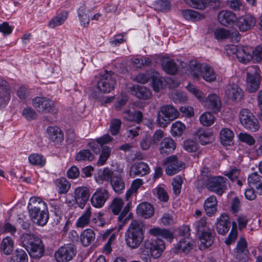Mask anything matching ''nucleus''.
<instances>
[{"label": "nucleus", "instance_id": "de8ad7c7", "mask_svg": "<svg viewBox=\"0 0 262 262\" xmlns=\"http://www.w3.org/2000/svg\"><path fill=\"white\" fill-rule=\"evenodd\" d=\"M13 241L11 237L7 236L1 243V249L6 255H10L13 249Z\"/></svg>", "mask_w": 262, "mask_h": 262}, {"label": "nucleus", "instance_id": "c756f323", "mask_svg": "<svg viewBox=\"0 0 262 262\" xmlns=\"http://www.w3.org/2000/svg\"><path fill=\"white\" fill-rule=\"evenodd\" d=\"M195 136L203 145L209 144L214 140L212 133L209 130H205L203 128H200L196 130Z\"/></svg>", "mask_w": 262, "mask_h": 262}, {"label": "nucleus", "instance_id": "774afa93", "mask_svg": "<svg viewBox=\"0 0 262 262\" xmlns=\"http://www.w3.org/2000/svg\"><path fill=\"white\" fill-rule=\"evenodd\" d=\"M252 59L258 62L262 61V45L257 46L255 50L252 49Z\"/></svg>", "mask_w": 262, "mask_h": 262}, {"label": "nucleus", "instance_id": "49530a36", "mask_svg": "<svg viewBox=\"0 0 262 262\" xmlns=\"http://www.w3.org/2000/svg\"><path fill=\"white\" fill-rule=\"evenodd\" d=\"M149 233L154 236H160L163 238L171 239L173 238L172 233L168 230L155 228L149 230Z\"/></svg>", "mask_w": 262, "mask_h": 262}, {"label": "nucleus", "instance_id": "13d9d810", "mask_svg": "<svg viewBox=\"0 0 262 262\" xmlns=\"http://www.w3.org/2000/svg\"><path fill=\"white\" fill-rule=\"evenodd\" d=\"M124 203L121 199L115 198L113 200L110 209L114 214L118 215L121 211Z\"/></svg>", "mask_w": 262, "mask_h": 262}, {"label": "nucleus", "instance_id": "e2e57ef3", "mask_svg": "<svg viewBox=\"0 0 262 262\" xmlns=\"http://www.w3.org/2000/svg\"><path fill=\"white\" fill-rule=\"evenodd\" d=\"M129 211L127 209H123L118 217V221L120 223V226H124L130 219L131 213L128 214Z\"/></svg>", "mask_w": 262, "mask_h": 262}, {"label": "nucleus", "instance_id": "680f3d73", "mask_svg": "<svg viewBox=\"0 0 262 262\" xmlns=\"http://www.w3.org/2000/svg\"><path fill=\"white\" fill-rule=\"evenodd\" d=\"M237 236V231L236 229V224L235 222L232 223V228L231 232L226 239L225 243L227 245H230L235 242Z\"/></svg>", "mask_w": 262, "mask_h": 262}, {"label": "nucleus", "instance_id": "09e8293b", "mask_svg": "<svg viewBox=\"0 0 262 262\" xmlns=\"http://www.w3.org/2000/svg\"><path fill=\"white\" fill-rule=\"evenodd\" d=\"M94 159V155L89 149L80 150L75 156L77 161H92Z\"/></svg>", "mask_w": 262, "mask_h": 262}, {"label": "nucleus", "instance_id": "ea45409f", "mask_svg": "<svg viewBox=\"0 0 262 262\" xmlns=\"http://www.w3.org/2000/svg\"><path fill=\"white\" fill-rule=\"evenodd\" d=\"M234 138V133L228 128H225L220 131V139L224 145H229Z\"/></svg>", "mask_w": 262, "mask_h": 262}, {"label": "nucleus", "instance_id": "a18cd8bd", "mask_svg": "<svg viewBox=\"0 0 262 262\" xmlns=\"http://www.w3.org/2000/svg\"><path fill=\"white\" fill-rule=\"evenodd\" d=\"M77 13L81 25L83 27H88L90 24V17L86 13L85 6L84 5L81 6L77 11Z\"/></svg>", "mask_w": 262, "mask_h": 262}, {"label": "nucleus", "instance_id": "f704fd0d", "mask_svg": "<svg viewBox=\"0 0 262 262\" xmlns=\"http://www.w3.org/2000/svg\"><path fill=\"white\" fill-rule=\"evenodd\" d=\"M123 118L128 121L140 123L142 121L143 114L141 111L131 112L126 110L123 113Z\"/></svg>", "mask_w": 262, "mask_h": 262}, {"label": "nucleus", "instance_id": "7c9ffc66", "mask_svg": "<svg viewBox=\"0 0 262 262\" xmlns=\"http://www.w3.org/2000/svg\"><path fill=\"white\" fill-rule=\"evenodd\" d=\"M205 102V105L214 113L220 111L221 107V102L217 95L216 94L209 95Z\"/></svg>", "mask_w": 262, "mask_h": 262}, {"label": "nucleus", "instance_id": "2f4dec72", "mask_svg": "<svg viewBox=\"0 0 262 262\" xmlns=\"http://www.w3.org/2000/svg\"><path fill=\"white\" fill-rule=\"evenodd\" d=\"M137 212L145 219H148L154 215V208L150 203L143 202L137 206Z\"/></svg>", "mask_w": 262, "mask_h": 262}, {"label": "nucleus", "instance_id": "4468645a", "mask_svg": "<svg viewBox=\"0 0 262 262\" xmlns=\"http://www.w3.org/2000/svg\"><path fill=\"white\" fill-rule=\"evenodd\" d=\"M234 252L236 262L247 261L249 252L247 248V243L244 237H240L237 241Z\"/></svg>", "mask_w": 262, "mask_h": 262}, {"label": "nucleus", "instance_id": "6e6552de", "mask_svg": "<svg viewBox=\"0 0 262 262\" xmlns=\"http://www.w3.org/2000/svg\"><path fill=\"white\" fill-rule=\"evenodd\" d=\"M100 79L97 82V89L101 92L108 93L114 90L116 83L115 74L112 71H105L100 74Z\"/></svg>", "mask_w": 262, "mask_h": 262}, {"label": "nucleus", "instance_id": "ddd939ff", "mask_svg": "<svg viewBox=\"0 0 262 262\" xmlns=\"http://www.w3.org/2000/svg\"><path fill=\"white\" fill-rule=\"evenodd\" d=\"M109 198L108 190L103 187L97 188L91 198V203L95 208H100L105 204Z\"/></svg>", "mask_w": 262, "mask_h": 262}, {"label": "nucleus", "instance_id": "603ef678", "mask_svg": "<svg viewBox=\"0 0 262 262\" xmlns=\"http://www.w3.org/2000/svg\"><path fill=\"white\" fill-rule=\"evenodd\" d=\"M185 125L181 121H177L171 127V134L173 137H180L185 129Z\"/></svg>", "mask_w": 262, "mask_h": 262}, {"label": "nucleus", "instance_id": "6ab92c4d", "mask_svg": "<svg viewBox=\"0 0 262 262\" xmlns=\"http://www.w3.org/2000/svg\"><path fill=\"white\" fill-rule=\"evenodd\" d=\"M189 6L198 9H204L207 5L213 9H219L221 7L220 0H184Z\"/></svg>", "mask_w": 262, "mask_h": 262}, {"label": "nucleus", "instance_id": "2eb2a0df", "mask_svg": "<svg viewBox=\"0 0 262 262\" xmlns=\"http://www.w3.org/2000/svg\"><path fill=\"white\" fill-rule=\"evenodd\" d=\"M90 190L85 186L76 187L74 191L75 203L79 207L83 209L85 206L90 196Z\"/></svg>", "mask_w": 262, "mask_h": 262}, {"label": "nucleus", "instance_id": "1a4fd4ad", "mask_svg": "<svg viewBox=\"0 0 262 262\" xmlns=\"http://www.w3.org/2000/svg\"><path fill=\"white\" fill-rule=\"evenodd\" d=\"M257 66L251 67L247 73L246 82L247 90L249 93L255 92L259 88L261 79Z\"/></svg>", "mask_w": 262, "mask_h": 262}, {"label": "nucleus", "instance_id": "3c124183", "mask_svg": "<svg viewBox=\"0 0 262 262\" xmlns=\"http://www.w3.org/2000/svg\"><path fill=\"white\" fill-rule=\"evenodd\" d=\"M28 160L32 165L40 167L43 166L46 162L43 156L38 154H31L28 157Z\"/></svg>", "mask_w": 262, "mask_h": 262}, {"label": "nucleus", "instance_id": "79ce46f5", "mask_svg": "<svg viewBox=\"0 0 262 262\" xmlns=\"http://www.w3.org/2000/svg\"><path fill=\"white\" fill-rule=\"evenodd\" d=\"M203 69L202 78L206 81L209 82H211L215 80L216 73L215 72L212 67L206 64Z\"/></svg>", "mask_w": 262, "mask_h": 262}, {"label": "nucleus", "instance_id": "69168bd1", "mask_svg": "<svg viewBox=\"0 0 262 262\" xmlns=\"http://www.w3.org/2000/svg\"><path fill=\"white\" fill-rule=\"evenodd\" d=\"M183 179L181 177H176L173 180L172 185L175 194L179 195L181 193Z\"/></svg>", "mask_w": 262, "mask_h": 262}, {"label": "nucleus", "instance_id": "393cba45", "mask_svg": "<svg viewBox=\"0 0 262 262\" xmlns=\"http://www.w3.org/2000/svg\"><path fill=\"white\" fill-rule=\"evenodd\" d=\"M176 147V143L171 138H164L160 143L159 151L163 155L172 153Z\"/></svg>", "mask_w": 262, "mask_h": 262}, {"label": "nucleus", "instance_id": "f257e3e1", "mask_svg": "<svg viewBox=\"0 0 262 262\" xmlns=\"http://www.w3.org/2000/svg\"><path fill=\"white\" fill-rule=\"evenodd\" d=\"M30 217L32 222L39 226H45L49 220L47 204L40 198L31 197L28 205Z\"/></svg>", "mask_w": 262, "mask_h": 262}, {"label": "nucleus", "instance_id": "c03bdc74", "mask_svg": "<svg viewBox=\"0 0 262 262\" xmlns=\"http://www.w3.org/2000/svg\"><path fill=\"white\" fill-rule=\"evenodd\" d=\"M182 13L186 19L191 20L193 21L200 20L205 17L204 15H202L198 12L193 10H183Z\"/></svg>", "mask_w": 262, "mask_h": 262}, {"label": "nucleus", "instance_id": "20e7f679", "mask_svg": "<svg viewBox=\"0 0 262 262\" xmlns=\"http://www.w3.org/2000/svg\"><path fill=\"white\" fill-rule=\"evenodd\" d=\"M20 241L31 257L39 259L43 255L45 247L38 236L31 233H23L20 236Z\"/></svg>", "mask_w": 262, "mask_h": 262}, {"label": "nucleus", "instance_id": "9b49d317", "mask_svg": "<svg viewBox=\"0 0 262 262\" xmlns=\"http://www.w3.org/2000/svg\"><path fill=\"white\" fill-rule=\"evenodd\" d=\"M76 252L75 246L70 244L60 247L55 252L54 256L57 262H67L72 260Z\"/></svg>", "mask_w": 262, "mask_h": 262}, {"label": "nucleus", "instance_id": "e433bc0d", "mask_svg": "<svg viewBox=\"0 0 262 262\" xmlns=\"http://www.w3.org/2000/svg\"><path fill=\"white\" fill-rule=\"evenodd\" d=\"M55 183L57 188L58 192L60 194L67 193L71 187V184L63 177L57 179Z\"/></svg>", "mask_w": 262, "mask_h": 262}, {"label": "nucleus", "instance_id": "8fccbe9b", "mask_svg": "<svg viewBox=\"0 0 262 262\" xmlns=\"http://www.w3.org/2000/svg\"><path fill=\"white\" fill-rule=\"evenodd\" d=\"M115 172L108 168H105L103 171L99 174L96 181L97 183L102 184L104 181H110L114 176Z\"/></svg>", "mask_w": 262, "mask_h": 262}, {"label": "nucleus", "instance_id": "72a5a7b5", "mask_svg": "<svg viewBox=\"0 0 262 262\" xmlns=\"http://www.w3.org/2000/svg\"><path fill=\"white\" fill-rule=\"evenodd\" d=\"M95 239L94 231L91 229H85L81 234L80 241L84 247L90 245Z\"/></svg>", "mask_w": 262, "mask_h": 262}, {"label": "nucleus", "instance_id": "4d7b16f0", "mask_svg": "<svg viewBox=\"0 0 262 262\" xmlns=\"http://www.w3.org/2000/svg\"><path fill=\"white\" fill-rule=\"evenodd\" d=\"M152 87L154 91L159 92L163 85V79L157 73H152Z\"/></svg>", "mask_w": 262, "mask_h": 262}, {"label": "nucleus", "instance_id": "0eeeda50", "mask_svg": "<svg viewBox=\"0 0 262 262\" xmlns=\"http://www.w3.org/2000/svg\"><path fill=\"white\" fill-rule=\"evenodd\" d=\"M226 49L227 54H235L238 61L243 63L249 62L253 58L252 49L248 47L229 45Z\"/></svg>", "mask_w": 262, "mask_h": 262}, {"label": "nucleus", "instance_id": "f8f14e48", "mask_svg": "<svg viewBox=\"0 0 262 262\" xmlns=\"http://www.w3.org/2000/svg\"><path fill=\"white\" fill-rule=\"evenodd\" d=\"M33 107L38 112L42 113H50L55 110L54 101L45 97H36L32 100Z\"/></svg>", "mask_w": 262, "mask_h": 262}, {"label": "nucleus", "instance_id": "7ed1b4c3", "mask_svg": "<svg viewBox=\"0 0 262 262\" xmlns=\"http://www.w3.org/2000/svg\"><path fill=\"white\" fill-rule=\"evenodd\" d=\"M165 248L164 241L160 238L146 240L140 248V257L145 262L149 261L150 256L155 259L158 258L161 256Z\"/></svg>", "mask_w": 262, "mask_h": 262}, {"label": "nucleus", "instance_id": "bb28decb", "mask_svg": "<svg viewBox=\"0 0 262 262\" xmlns=\"http://www.w3.org/2000/svg\"><path fill=\"white\" fill-rule=\"evenodd\" d=\"M128 89L133 95L139 99H148L151 96L150 90L144 86L134 85Z\"/></svg>", "mask_w": 262, "mask_h": 262}, {"label": "nucleus", "instance_id": "aec40b11", "mask_svg": "<svg viewBox=\"0 0 262 262\" xmlns=\"http://www.w3.org/2000/svg\"><path fill=\"white\" fill-rule=\"evenodd\" d=\"M225 96L229 99L236 102L239 101L244 95L243 90L236 84H229L225 89Z\"/></svg>", "mask_w": 262, "mask_h": 262}, {"label": "nucleus", "instance_id": "4be33fe9", "mask_svg": "<svg viewBox=\"0 0 262 262\" xmlns=\"http://www.w3.org/2000/svg\"><path fill=\"white\" fill-rule=\"evenodd\" d=\"M215 226L217 232L220 234L225 235L229 231L231 226V222L226 213H222L220 216L217 219Z\"/></svg>", "mask_w": 262, "mask_h": 262}, {"label": "nucleus", "instance_id": "a19ab883", "mask_svg": "<svg viewBox=\"0 0 262 262\" xmlns=\"http://www.w3.org/2000/svg\"><path fill=\"white\" fill-rule=\"evenodd\" d=\"M163 70L168 74H175L178 71V67L174 60L170 59H164L162 61Z\"/></svg>", "mask_w": 262, "mask_h": 262}, {"label": "nucleus", "instance_id": "052dcab7", "mask_svg": "<svg viewBox=\"0 0 262 262\" xmlns=\"http://www.w3.org/2000/svg\"><path fill=\"white\" fill-rule=\"evenodd\" d=\"M121 124L122 122L119 119L115 118L111 121L109 130L112 135L115 136L119 133Z\"/></svg>", "mask_w": 262, "mask_h": 262}, {"label": "nucleus", "instance_id": "412c9836", "mask_svg": "<svg viewBox=\"0 0 262 262\" xmlns=\"http://www.w3.org/2000/svg\"><path fill=\"white\" fill-rule=\"evenodd\" d=\"M47 133L49 140L54 145L59 146L64 139V134L62 130L57 126H49L47 127Z\"/></svg>", "mask_w": 262, "mask_h": 262}, {"label": "nucleus", "instance_id": "423d86ee", "mask_svg": "<svg viewBox=\"0 0 262 262\" xmlns=\"http://www.w3.org/2000/svg\"><path fill=\"white\" fill-rule=\"evenodd\" d=\"M205 186L209 191L221 196L228 189V180L223 176H213L205 182Z\"/></svg>", "mask_w": 262, "mask_h": 262}, {"label": "nucleus", "instance_id": "39448f33", "mask_svg": "<svg viewBox=\"0 0 262 262\" xmlns=\"http://www.w3.org/2000/svg\"><path fill=\"white\" fill-rule=\"evenodd\" d=\"M179 112L172 105L166 104L160 107L157 113V122L161 127H166L170 122L177 118Z\"/></svg>", "mask_w": 262, "mask_h": 262}, {"label": "nucleus", "instance_id": "473e14b6", "mask_svg": "<svg viewBox=\"0 0 262 262\" xmlns=\"http://www.w3.org/2000/svg\"><path fill=\"white\" fill-rule=\"evenodd\" d=\"M205 65L206 64L201 63L195 60L190 62V72L194 79L199 80L202 78L204 71L203 68Z\"/></svg>", "mask_w": 262, "mask_h": 262}, {"label": "nucleus", "instance_id": "dca6fc26", "mask_svg": "<svg viewBox=\"0 0 262 262\" xmlns=\"http://www.w3.org/2000/svg\"><path fill=\"white\" fill-rule=\"evenodd\" d=\"M163 164L168 165L166 168V173L168 176L174 175L184 168V163L179 161L174 156L167 157Z\"/></svg>", "mask_w": 262, "mask_h": 262}, {"label": "nucleus", "instance_id": "37998d69", "mask_svg": "<svg viewBox=\"0 0 262 262\" xmlns=\"http://www.w3.org/2000/svg\"><path fill=\"white\" fill-rule=\"evenodd\" d=\"M91 214V208L89 207L86 208L84 212L77 220L76 222L77 227L83 228L87 226L90 222Z\"/></svg>", "mask_w": 262, "mask_h": 262}, {"label": "nucleus", "instance_id": "a211bd4d", "mask_svg": "<svg viewBox=\"0 0 262 262\" xmlns=\"http://www.w3.org/2000/svg\"><path fill=\"white\" fill-rule=\"evenodd\" d=\"M113 190L117 194L123 192L125 188V183L123 178V168L118 169L115 172L110 182Z\"/></svg>", "mask_w": 262, "mask_h": 262}, {"label": "nucleus", "instance_id": "bf43d9fd", "mask_svg": "<svg viewBox=\"0 0 262 262\" xmlns=\"http://www.w3.org/2000/svg\"><path fill=\"white\" fill-rule=\"evenodd\" d=\"M183 146L184 150L189 152L196 151L199 147L198 144L194 140L191 139L184 141Z\"/></svg>", "mask_w": 262, "mask_h": 262}, {"label": "nucleus", "instance_id": "4c0bfd02", "mask_svg": "<svg viewBox=\"0 0 262 262\" xmlns=\"http://www.w3.org/2000/svg\"><path fill=\"white\" fill-rule=\"evenodd\" d=\"M193 244V241L190 238H182L180 240L176 248L179 251L187 253L192 249L194 246Z\"/></svg>", "mask_w": 262, "mask_h": 262}, {"label": "nucleus", "instance_id": "9d476101", "mask_svg": "<svg viewBox=\"0 0 262 262\" xmlns=\"http://www.w3.org/2000/svg\"><path fill=\"white\" fill-rule=\"evenodd\" d=\"M239 120L245 128L252 132H255L259 128L257 119L247 109H243L239 114Z\"/></svg>", "mask_w": 262, "mask_h": 262}, {"label": "nucleus", "instance_id": "5701e85b", "mask_svg": "<svg viewBox=\"0 0 262 262\" xmlns=\"http://www.w3.org/2000/svg\"><path fill=\"white\" fill-rule=\"evenodd\" d=\"M150 168L148 165L143 162L134 164L130 167L129 176L132 178L137 176L142 177L149 172Z\"/></svg>", "mask_w": 262, "mask_h": 262}, {"label": "nucleus", "instance_id": "338daca9", "mask_svg": "<svg viewBox=\"0 0 262 262\" xmlns=\"http://www.w3.org/2000/svg\"><path fill=\"white\" fill-rule=\"evenodd\" d=\"M238 137L242 142L250 146L253 145L255 142V140L252 136L246 133H240Z\"/></svg>", "mask_w": 262, "mask_h": 262}, {"label": "nucleus", "instance_id": "c9c22d12", "mask_svg": "<svg viewBox=\"0 0 262 262\" xmlns=\"http://www.w3.org/2000/svg\"><path fill=\"white\" fill-rule=\"evenodd\" d=\"M68 12L63 11L53 17L49 22L48 26L51 28L61 25L67 19Z\"/></svg>", "mask_w": 262, "mask_h": 262}, {"label": "nucleus", "instance_id": "6e6d98bb", "mask_svg": "<svg viewBox=\"0 0 262 262\" xmlns=\"http://www.w3.org/2000/svg\"><path fill=\"white\" fill-rule=\"evenodd\" d=\"M154 6L155 9L159 11L167 12L171 9L170 3L167 0L157 1Z\"/></svg>", "mask_w": 262, "mask_h": 262}, {"label": "nucleus", "instance_id": "f03ea898", "mask_svg": "<svg viewBox=\"0 0 262 262\" xmlns=\"http://www.w3.org/2000/svg\"><path fill=\"white\" fill-rule=\"evenodd\" d=\"M125 242L130 249L139 247L144 239V225L142 222L133 220L125 232Z\"/></svg>", "mask_w": 262, "mask_h": 262}, {"label": "nucleus", "instance_id": "c85d7f7f", "mask_svg": "<svg viewBox=\"0 0 262 262\" xmlns=\"http://www.w3.org/2000/svg\"><path fill=\"white\" fill-rule=\"evenodd\" d=\"M248 184L250 187H255L257 192L262 195V177L257 172H253L249 176Z\"/></svg>", "mask_w": 262, "mask_h": 262}, {"label": "nucleus", "instance_id": "864d4df0", "mask_svg": "<svg viewBox=\"0 0 262 262\" xmlns=\"http://www.w3.org/2000/svg\"><path fill=\"white\" fill-rule=\"evenodd\" d=\"M28 256L23 249H16L10 262H28Z\"/></svg>", "mask_w": 262, "mask_h": 262}, {"label": "nucleus", "instance_id": "0e129e2a", "mask_svg": "<svg viewBox=\"0 0 262 262\" xmlns=\"http://www.w3.org/2000/svg\"><path fill=\"white\" fill-rule=\"evenodd\" d=\"M214 35L217 40H221L228 38L230 34L229 31L225 29L218 28L215 30Z\"/></svg>", "mask_w": 262, "mask_h": 262}, {"label": "nucleus", "instance_id": "b1692460", "mask_svg": "<svg viewBox=\"0 0 262 262\" xmlns=\"http://www.w3.org/2000/svg\"><path fill=\"white\" fill-rule=\"evenodd\" d=\"M217 19L221 25L227 27L232 25L236 20V16L232 11L222 10L217 14Z\"/></svg>", "mask_w": 262, "mask_h": 262}, {"label": "nucleus", "instance_id": "f3484780", "mask_svg": "<svg viewBox=\"0 0 262 262\" xmlns=\"http://www.w3.org/2000/svg\"><path fill=\"white\" fill-rule=\"evenodd\" d=\"M255 17L250 14L242 15L236 18V25L241 32L252 29L256 25Z\"/></svg>", "mask_w": 262, "mask_h": 262}, {"label": "nucleus", "instance_id": "58836bf2", "mask_svg": "<svg viewBox=\"0 0 262 262\" xmlns=\"http://www.w3.org/2000/svg\"><path fill=\"white\" fill-rule=\"evenodd\" d=\"M193 227L196 234H200L210 229L208 224L206 222V217H203L195 221L193 224Z\"/></svg>", "mask_w": 262, "mask_h": 262}, {"label": "nucleus", "instance_id": "cd10ccee", "mask_svg": "<svg viewBox=\"0 0 262 262\" xmlns=\"http://www.w3.org/2000/svg\"><path fill=\"white\" fill-rule=\"evenodd\" d=\"M217 200L214 195L207 198L204 203V208L206 214L209 216H213L217 212Z\"/></svg>", "mask_w": 262, "mask_h": 262}, {"label": "nucleus", "instance_id": "a878e982", "mask_svg": "<svg viewBox=\"0 0 262 262\" xmlns=\"http://www.w3.org/2000/svg\"><path fill=\"white\" fill-rule=\"evenodd\" d=\"M199 235L201 249H206L211 246L213 244L215 232L212 229L210 228L208 231L202 232L199 234Z\"/></svg>", "mask_w": 262, "mask_h": 262}, {"label": "nucleus", "instance_id": "5fc2aeb1", "mask_svg": "<svg viewBox=\"0 0 262 262\" xmlns=\"http://www.w3.org/2000/svg\"><path fill=\"white\" fill-rule=\"evenodd\" d=\"M200 121L203 125L209 126L214 123V117L210 112H205L201 115Z\"/></svg>", "mask_w": 262, "mask_h": 262}]
</instances>
